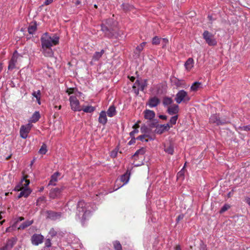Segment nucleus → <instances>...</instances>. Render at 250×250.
<instances>
[{
  "label": "nucleus",
  "mask_w": 250,
  "mask_h": 250,
  "mask_svg": "<svg viewBox=\"0 0 250 250\" xmlns=\"http://www.w3.org/2000/svg\"><path fill=\"white\" fill-rule=\"evenodd\" d=\"M47 152V147L45 144L42 145L39 150V153L41 154H45Z\"/></svg>",
  "instance_id": "nucleus-38"
},
{
  "label": "nucleus",
  "mask_w": 250,
  "mask_h": 250,
  "mask_svg": "<svg viewBox=\"0 0 250 250\" xmlns=\"http://www.w3.org/2000/svg\"><path fill=\"white\" fill-rule=\"evenodd\" d=\"M175 250H181L180 247L179 246H177L175 248Z\"/></svg>",
  "instance_id": "nucleus-59"
},
{
  "label": "nucleus",
  "mask_w": 250,
  "mask_h": 250,
  "mask_svg": "<svg viewBox=\"0 0 250 250\" xmlns=\"http://www.w3.org/2000/svg\"><path fill=\"white\" fill-rule=\"evenodd\" d=\"M47 217L52 220H55L59 218L60 217V214L56 213L53 211H47Z\"/></svg>",
  "instance_id": "nucleus-20"
},
{
  "label": "nucleus",
  "mask_w": 250,
  "mask_h": 250,
  "mask_svg": "<svg viewBox=\"0 0 250 250\" xmlns=\"http://www.w3.org/2000/svg\"><path fill=\"white\" fill-rule=\"evenodd\" d=\"M37 29V25L35 23H31L28 28V33L30 34H34Z\"/></svg>",
  "instance_id": "nucleus-28"
},
{
  "label": "nucleus",
  "mask_w": 250,
  "mask_h": 250,
  "mask_svg": "<svg viewBox=\"0 0 250 250\" xmlns=\"http://www.w3.org/2000/svg\"><path fill=\"white\" fill-rule=\"evenodd\" d=\"M134 80H135V78H134V77H132L130 78V80H131L132 82H133Z\"/></svg>",
  "instance_id": "nucleus-61"
},
{
  "label": "nucleus",
  "mask_w": 250,
  "mask_h": 250,
  "mask_svg": "<svg viewBox=\"0 0 250 250\" xmlns=\"http://www.w3.org/2000/svg\"><path fill=\"white\" fill-rule=\"evenodd\" d=\"M16 239L12 238L8 240L5 246L9 250H10L16 243Z\"/></svg>",
  "instance_id": "nucleus-23"
},
{
  "label": "nucleus",
  "mask_w": 250,
  "mask_h": 250,
  "mask_svg": "<svg viewBox=\"0 0 250 250\" xmlns=\"http://www.w3.org/2000/svg\"><path fill=\"white\" fill-rule=\"evenodd\" d=\"M194 62L192 58H189L186 62L185 63V67L186 69L189 71L194 66Z\"/></svg>",
  "instance_id": "nucleus-16"
},
{
  "label": "nucleus",
  "mask_w": 250,
  "mask_h": 250,
  "mask_svg": "<svg viewBox=\"0 0 250 250\" xmlns=\"http://www.w3.org/2000/svg\"><path fill=\"white\" fill-rule=\"evenodd\" d=\"M229 208H230L229 205L228 204H226L224 206H223V207L221 208V210H220V212L221 213H222L224 212L227 210Z\"/></svg>",
  "instance_id": "nucleus-41"
},
{
  "label": "nucleus",
  "mask_w": 250,
  "mask_h": 250,
  "mask_svg": "<svg viewBox=\"0 0 250 250\" xmlns=\"http://www.w3.org/2000/svg\"><path fill=\"white\" fill-rule=\"evenodd\" d=\"M179 110V106L176 104H173L167 107V112L170 115H174L178 113Z\"/></svg>",
  "instance_id": "nucleus-14"
},
{
  "label": "nucleus",
  "mask_w": 250,
  "mask_h": 250,
  "mask_svg": "<svg viewBox=\"0 0 250 250\" xmlns=\"http://www.w3.org/2000/svg\"><path fill=\"white\" fill-rule=\"evenodd\" d=\"M107 115L112 117L116 114V109L114 106H110L107 111Z\"/></svg>",
  "instance_id": "nucleus-29"
},
{
  "label": "nucleus",
  "mask_w": 250,
  "mask_h": 250,
  "mask_svg": "<svg viewBox=\"0 0 250 250\" xmlns=\"http://www.w3.org/2000/svg\"><path fill=\"white\" fill-rule=\"evenodd\" d=\"M165 151L166 152L169 154H172L174 151L173 146L170 144L169 146H167L166 145H164Z\"/></svg>",
  "instance_id": "nucleus-33"
},
{
  "label": "nucleus",
  "mask_w": 250,
  "mask_h": 250,
  "mask_svg": "<svg viewBox=\"0 0 250 250\" xmlns=\"http://www.w3.org/2000/svg\"><path fill=\"white\" fill-rule=\"evenodd\" d=\"M203 35L204 39L209 45L214 46L217 44V41L212 34L208 31H205Z\"/></svg>",
  "instance_id": "nucleus-6"
},
{
  "label": "nucleus",
  "mask_w": 250,
  "mask_h": 250,
  "mask_svg": "<svg viewBox=\"0 0 250 250\" xmlns=\"http://www.w3.org/2000/svg\"><path fill=\"white\" fill-rule=\"evenodd\" d=\"M139 123H140V122L138 121L137 123H136L133 125V128L134 130L130 133V135L132 138L134 137V135H135V134L138 133V132H139L138 128L139 127Z\"/></svg>",
  "instance_id": "nucleus-27"
},
{
  "label": "nucleus",
  "mask_w": 250,
  "mask_h": 250,
  "mask_svg": "<svg viewBox=\"0 0 250 250\" xmlns=\"http://www.w3.org/2000/svg\"><path fill=\"white\" fill-rule=\"evenodd\" d=\"M161 42H162V44L163 45V48H165L167 44L168 41L167 39L163 38L162 39Z\"/></svg>",
  "instance_id": "nucleus-43"
},
{
  "label": "nucleus",
  "mask_w": 250,
  "mask_h": 250,
  "mask_svg": "<svg viewBox=\"0 0 250 250\" xmlns=\"http://www.w3.org/2000/svg\"><path fill=\"white\" fill-rule=\"evenodd\" d=\"M240 129L242 130L248 131L250 130V125L243 126L240 127Z\"/></svg>",
  "instance_id": "nucleus-45"
},
{
  "label": "nucleus",
  "mask_w": 250,
  "mask_h": 250,
  "mask_svg": "<svg viewBox=\"0 0 250 250\" xmlns=\"http://www.w3.org/2000/svg\"><path fill=\"white\" fill-rule=\"evenodd\" d=\"M170 127H171V126H170L169 124L158 125L156 127L155 132L157 133L161 134L165 131L168 130Z\"/></svg>",
  "instance_id": "nucleus-10"
},
{
  "label": "nucleus",
  "mask_w": 250,
  "mask_h": 250,
  "mask_svg": "<svg viewBox=\"0 0 250 250\" xmlns=\"http://www.w3.org/2000/svg\"><path fill=\"white\" fill-rule=\"evenodd\" d=\"M146 137H147V136L146 135H141L137 137V139H139L142 142H148V140L146 139Z\"/></svg>",
  "instance_id": "nucleus-42"
},
{
  "label": "nucleus",
  "mask_w": 250,
  "mask_h": 250,
  "mask_svg": "<svg viewBox=\"0 0 250 250\" xmlns=\"http://www.w3.org/2000/svg\"><path fill=\"white\" fill-rule=\"evenodd\" d=\"M32 95L36 98L38 104H40V91L39 90H38V91H34L32 93Z\"/></svg>",
  "instance_id": "nucleus-37"
},
{
  "label": "nucleus",
  "mask_w": 250,
  "mask_h": 250,
  "mask_svg": "<svg viewBox=\"0 0 250 250\" xmlns=\"http://www.w3.org/2000/svg\"><path fill=\"white\" fill-rule=\"evenodd\" d=\"M60 176V173L59 172L55 173L51 178V180L49 182V185L53 186L56 185V183L58 181V177Z\"/></svg>",
  "instance_id": "nucleus-21"
},
{
  "label": "nucleus",
  "mask_w": 250,
  "mask_h": 250,
  "mask_svg": "<svg viewBox=\"0 0 250 250\" xmlns=\"http://www.w3.org/2000/svg\"><path fill=\"white\" fill-rule=\"evenodd\" d=\"M173 102L172 98L170 97H165L163 99V104L165 107L167 108L168 106L172 105Z\"/></svg>",
  "instance_id": "nucleus-25"
},
{
  "label": "nucleus",
  "mask_w": 250,
  "mask_h": 250,
  "mask_svg": "<svg viewBox=\"0 0 250 250\" xmlns=\"http://www.w3.org/2000/svg\"><path fill=\"white\" fill-rule=\"evenodd\" d=\"M159 103V99L157 98L153 97L149 100L148 105L150 107H153L156 106Z\"/></svg>",
  "instance_id": "nucleus-22"
},
{
  "label": "nucleus",
  "mask_w": 250,
  "mask_h": 250,
  "mask_svg": "<svg viewBox=\"0 0 250 250\" xmlns=\"http://www.w3.org/2000/svg\"><path fill=\"white\" fill-rule=\"evenodd\" d=\"M190 100L188 93L184 90H180L176 95L175 100L177 104L187 103Z\"/></svg>",
  "instance_id": "nucleus-5"
},
{
  "label": "nucleus",
  "mask_w": 250,
  "mask_h": 250,
  "mask_svg": "<svg viewBox=\"0 0 250 250\" xmlns=\"http://www.w3.org/2000/svg\"><path fill=\"white\" fill-rule=\"evenodd\" d=\"M42 47H52L59 43V38L55 34L50 35L48 33L43 34L41 39Z\"/></svg>",
  "instance_id": "nucleus-3"
},
{
  "label": "nucleus",
  "mask_w": 250,
  "mask_h": 250,
  "mask_svg": "<svg viewBox=\"0 0 250 250\" xmlns=\"http://www.w3.org/2000/svg\"><path fill=\"white\" fill-rule=\"evenodd\" d=\"M113 245L115 250H122V246L119 242L115 241L113 243Z\"/></svg>",
  "instance_id": "nucleus-40"
},
{
  "label": "nucleus",
  "mask_w": 250,
  "mask_h": 250,
  "mask_svg": "<svg viewBox=\"0 0 250 250\" xmlns=\"http://www.w3.org/2000/svg\"><path fill=\"white\" fill-rule=\"evenodd\" d=\"M133 142H135V138L133 137L130 141L129 142V145H131Z\"/></svg>",
  "instance_id": "nucleus-54"
},
{
  "label": "nucleus",
  "mask_w": 250,
  "mask_h": 250,
  "mask_svg": "<svg viewBox=\"0 0 250 250\" xmlns=\"http://www.w3.org/2000/svg\"><path fill=\"white\" fill-rule=\"evenodd\" d=\"M245 202L250 206V198H249V197L245 198Z\"/></svg>",
  "instance_id": "nucleus-48"
},
{
  "label": "nucleus",
  "mask_w": 250,
  "mask_h": 250,
  "mask_svg": "<svg viewBox=\"0 0 250 250\" xmlns=\"http://www.w3.org/2000/svg\"><path fill=\"white\" fill-rule=\"evenodd\" d=\"M95 109V107L91 105L86 106H82V110L85 113H91L93 112Z\"/></svg>",
  "instance_id": "nucleus-30"
},
{
  "label": "nucleus",
  "mask_w": 250,
  "mask_h": 250,
  "mask_svg": "<svg viewBox=\"0 0 250 250\" xmlns=\"http://www.w3.org/2000/svg\"><path fill=\"white\" fill-rule=\"evenodd\" d=\"M2 214H3V213L2 212H0V220L3 217L2 215ZM3 222H4V220L1 222H0V223H1L2 224Z\"/></svg>",
  "instance_id": "nucleus-55"
},
{
  "label": "nucleus",
  "mask_w": 250,
  "mask_h": 250,
  "mask_svg": "<svg viewBox=\"0 0 250 250\" xmlns=\"http://www.w3.org/2000/svg\"><path fill=\"white\" fill-rule=\"evenodd\" d=\"M33 223L32 220H28L26 221L25 222H24L23 224H22L21 225H20L18 229H24L25 228H27V227L30 226Z\"/></svg>",
  "instance_id": "nucleus-34"
},
{
  "label": "nucleus",
  "mask_w": 250,
  "mask_h": 250,
  "mask_svg": "<svg viewBox=\"0 0 250 250\" xmlns=\"http://www.w3.org/2000/svg\"><path fill=\"white\" fill-rule=\"evenodd\" d=\"M102 30L104 31V32H105V33L106 34V35H107V36L108 37H110V35H109L108 33H107V31H108V28L105 26H102Z\"/></svg>",
  "instance_id": "nucleus-44"
},
{
  "label": "nucleus",
  "mask_w": 250,
  "mask_h": 250,
  "mask_svg": "<svg viewBox=\"0 0 250 250\" xmlns=\"http://www.w3.org/2000/svg\"><path fill=\"white\" fill-rule=\"evenodd\" d=\"M117 151L116 150H114L111 152V156L112 157H115L117 156Z\"/></svg>",
  "instance_id": "nucleus-46"
},
{
  "label": "nucleus",
  "mask_w": 250,
  "mask_h": 250,
  "mask_svg": "<svg viewBox=\"0 0 250 250\" xmlns=\"http://www.w3.org/2000/svg\"><path fill=\"white\" fill-rule=\"evenodd\" d=\"M183 218V215H180L178 216L177 218V220L179 221L181 219H182Z\"/></svg>",
  "instance_id": "nucleus-57"
},
{
  "label": "nucleus",
  "mask_w": 250,
  "mask_h": 250,
  "mask_svg": "<svg viewBox=\"0 0 250 250\" xmlns=\"http://www.w3.org/2000/svg\"><path fill=\"white\" fill-rule=\"evenodd\" d=\"M43 237L40 234H34L31 238L32 243L34 245H38L42 242Z\"/></svg>",
  "instance_id": "nucleus-13"
},
{
  "label": "nucleus",
  "mask_w": 250,
  "mask_h": 250,
  "mask_svg": "<svg viewBox=\"0 0 250 250\" xmlns=\"http://www.w3.org/2000/svg\"><path fill=\"white\" fill-rule=\"evenodd\" d=\"M53 0H45V2H44V4L45 5H48V4H50L53 1Z\"/></svg>",
  "instance_id": "nucleus-50"
},
{
  "label": "nucleus",
  "mask_w": 250,
  "mask_h": 250,
  "mask_svg": "<svg viewBox=\"0 0 250 250\" xmlns=\"http://www.w3.org/2000/svg\"><path fill=\"white\" fill-rule=\"evenodd\" d=\"M99 122L103 125H105L106 123V114L104 111H102L100 112L99 117Z\"/></svg>",
  "instance_id": "nucleus-19"
},
{
  "label": "nucleus",
  "mask_w": 250,
  "mask_h": 250,
  "mask_svg": "<svg viewBox=\"0 0 250 250\" xmlns=\"http://www.w3.org/2000/svg\"><path fill=\"white\" fill-rule=\"evenodd\" d=\"M129 176L130 173H128V171L127 170L125 174L121 176L120 180H117L116 183L117 187L116 188L115 190L119 189L120 188L127 183L129 179Z\"/></svg>",
  "instance_id": "nucleus-9"
},
{
  "label": "nucleus",
  "mask_w": 250,
  "mask_h": 250,
  "mask_svg": "<svg viewBox=\"0 0 250 250\" xmlns=\"http://www.w3.org/2000/svg\"><path fill=\"white\" fill-rule=\"evenodd\" d=\"M144 117L146 119L151 120L155 115L154 112L152 110L146 109L144 112Z\"/></svg>",
  "instance_id": "nucleus-17"
},
{
  "label": "nucleus",
  "mask_w": 250,
  "mask_h": 250,
  "mask_svg": "<svg viewBox=\"0 0 250 250\" xmlns=\"http://www.w3.org/2000/svg\"><path fill=\"white\" fill-rule=\"evenodd\" d=\"M32 126L33 125L30 123L22 125L20 130V136L23 139L27 138Z\"/></svg>",
  "instance_id": "nucleus-8"
},
{
  "label": "nucleus",
  "mask_w": 250,
  "mask_h": 250,
  "mask_svg": "<svg viewBox=\"0 0 250 250\" xmlns=\"http://www.w3.org/2000/svg\"><path fill=\"white\" fill-rule=\"evenodd\" d=\"M178 116L177 115H174L172 116L169 121V125L170 126H171V127L172 126L176 124L177 120L178 119Z\"/></svg>",
  "instance_id": "nucleus-35"
},
{
  "label": "nucleus",
  "mask_w": 250,
  "mask_h": 250,
  "mask_svg": "<svg viewBox=\"0 0 250 250\" xmlns=\"http://www.w3.org/2000/svg\"><path fill=\"white\" fill-rule=\"evenodd\" d=\"M145 150L144 148H141L139 150H138L134 154V155L133 156V157H134V158L135 159H136V157L137 156H138L139 155H141V156H143V154L145 153Z\"/></svg>",
  "instance_id": "nucleus-36"
},
{
  "label": "nucleus",
  "mask_w": 250,
  "mask_h": 250,
  "mask_svg": "<svg viewBox=\"0 0 250 250\" xmlns=\"http://www.w3.org/2000/svg\"><path fill=\"white\" fill-rule=\"evenodd\" d=\"M26 178L27 176L24 177L21 180V182L15 187V190L21 191L18 195V198L21 197H27L31 192V190L28 187L30 181Z\"/></svg>",
  "instance_id": "nucleus-4"
},
{
  "label": "nucleus",
  "mask_w": 250,
  "mask_h": 250,
  "mask_svg": "<svg viewBox=\"0 0 250 250\" xmlns=\"http://www.w3.org/2000/svg\"><path fill=\"white\" fill-rule=\"evenodd\" d=\"M200 250H207V249L205 247H202L201 248Z\"/></svg>",
  "instance_id": "nucleus-63"
},
{
  "label": "nucleus",
  "mask_w": 250,
  "mask_h": 250,
  "mask_svg": "<svg viewBox=\"0 0 250 250\" xmlns=\"http://www.w3.org/2000/svg\"><path fill=\"white\" fill-rule=\"evenodd\" d=\"M80 3H81L80 1L78 0H77V1H76V3H75V4H76V5H79Z\"/></svg>",
  "instance_id": "nucleus-60"
},
{
  "label": "nucleus",
  "mask_w": 250,
  "mask_h": 250,
  "mask_svg": "<svg viewBox=\"0 0 250 250\" xmlns=\"http://www.w3.org/2000/svg\"><path fill=\"white\" fill-rule=\"evenodd\" d=\"M66 92L69 95V100L71 109L74 111H82V106L80 105L79 102L82 93L73 88L67 89Z\"/></svg>",
  "instance_id": "nucleus-2"
},
{
  "label": "nucleus",
  "mask_w": 250,
  "mask_h": 250,
  "mask_svg": "<svg viewBox=\"0 0 250 250\" xmlns=\"http://www.w3.org/2000/svg\"><path fill=\"white\" fill-rule=\"evenodd\" d=\"M40 118V114L39 111H36L32 116L29 120L30 123H36Z\"/></svg>",
  "instance_id": "nucleus-26"
},
{
  "label": "nucleus",
  "mask_w": 250,
  "mask_h": 250,
  "mask_svg": "<svg viewBox=\"0 0 250 250\" xmlns=\"http://www.w3.org/2000/svg\"><path fill=\"white\" fill-rule=\"evenodd\" d=\"M45 245H46V247H50L51 246V242L49 240H48V241H47L46 243H45Z\"/></svg>",
  "instance_id": "nucleus-53"
},
{
  "label": "nucleus",
  "mask_w": 250,
  "mask_h": 250,
  "mask_svg": "<svg viewBox=\"0 0 250 250\" xmlns=\"http://www.w3.org/2000/svg\"><path fill=\"white\" fill-rule=\"evenodd\" d=\"M42 53L46 57H50L53 55V52L51 47H42Z\"/></svg>",
  "instance_id": "nucleus-18"
},
{
  "label": "nucleus",
  "mask_w": 250,
  "mask_h": 250,
  "mask_svg": "<svg viewBox=\"0 0 250 250\" xmlns=\"http://www.w3.org/2000/svg\"><path fill=\"white\" fill-rule=\"evenodd\" d=\"M146 44V42H143L141 43L139 45L137 46L136 48L135 53L138 56L140 54V53L143 50L144 46Z\"/></svg>",
  "instance_id": "nucleus-31"
},
{
  "label": "nucleus",
  "mask_w": 250,
  "mask_h": 250,
  "mask_svg": "<svg viewBox=\"0 0 250 250\" xmlns=\"http://www.w3.org/2000/svg\"><path fill=\"white\" fill-rule=\"evenodd\" d=\"M209 121L212 123H215L217 125H223L227 123V121L221 120L217 115H213L211 116Z\"/></svg>",
  "instance_id": "nucleus-15"
},
{
  "label": "nucleus",
  "mask_w": 250,
  "mask_h": 250,
  "mask_svg": "<svg viewBox=\"0 0 250 250\" xmlns=\"http://www.w3.org/2000/svg\"><path fill=\"white\" fill-rule=\"evenodd\" d=\"M63 187L59 188H55L51 190L49 195L50 197L52 198H55L59 197L62 192V191L63 190Z\"/></svg>",
  "instance_id": "nucleus-12"
},
{
  "label": "nucleus",
  "mask_w": 250,
  "mask_h": 250,
  "mask_svg": "<svg viewBox=\"0 0 250 250\" xmlns=\"http://www.w3.org/2000/svg\"><path fill=\"white\" fill-rule=\"evenodd\" d=\"M2 69V65H1V64L0 63V72H1Z\"/></svg>",
  "instance_id": "nucleus-62"
},
{
  "label": "nucleus",
  "mask_w": 250,
  "mask_h": 250,
  "mask_svg": "<svg viewBox=\"0 0 250 250\" xmlns=\"http://www.w3.org/2000/svg\"><path fill=\"white\" fill-rule=\"evenodd\" d=\"M183 173H184L182 170H181L180 171H179L177 174L178 178H180V177H181L183 175Z\"/></svg>",
  "instance_id": "nucleus-51"
},
{
  "label": "nucleus",
  "mask_w": 250,
  "mask_h": 250,
  "mask_svg": "<svg viewBox=\"0 0 250 250\" xmlns=\"http://www.w3.org/2000/svg\"><path fill=\"white\" fill-rule=\"evenodd\" d=\"M0 250H9L5 246L0 249Z\"/></svg>",
  "instance_id": "nucleus-58"
},
{
  "label": "nucleus",
  "mask_w": 250,
  "mask_h": 250,
  "mask_svg": "<svg viewBox=\"0 0 250 250\" xmlns=\"http://www.w3.org/2000/svg\"><path fill=\"white\" fill-rule=\"evenodd\" d=\"M147 129V127L145 126H142L141 128V131L143 133H146V130Z\"/></svg>",
  "instance_id": "nucleus-47"
},
{
  "label": "nucleus",
  "mask_w": 250,
  "mask_h": 250,
  "mask_svg": "<svg viewBox=\"0 0 250 250\" xmlns=\"http://www.w3.org/2000/svg\"><path fill=\"white\" fill-rule=\"evenodd\" d=\"M104 50H102L100 52H96L93 56V60L94 61H98L102 57L104 53Z\"/></svg>",
  "instance_id": "nucleus-32"
},
{
  "label": "nucleus",
  "mask_w": 250,
  "mask_h": 250,
  "mask_svg": "<svg viewBox=\"0 0 250 250\" xmlns=\"http://www.w3.org/2000/svg\"><path fill=\"white\" fill-rule=\"evenodd\" d=\"M142 164H134L135 166L136 167H138V166H141Z\"/></svg>",
  "instance_id": "nucleus-64"
},
{
  "label": "nucleus",
  "mask_w": 250,
  "mask_h": 250,
  "mask_svg": "<svg viewBox=\"0 0 250 250\" xmlns=\"http://www.w3.org/2000/svg\"><path fill=\"white\" fill-rule=\"evenodd\" d=\"M123 6L126 10H130L132 8V7L131 6L128 5L127 4H124Z\"/></svg>",
  "instance_id": "nucleus-49"
},
{
  "label": "nucleus",
  "mask_w": 250,
  "mask_h": 250,
  "mask_svg": "<svg viewBox=\"0 0 250 250\" xmlns=\"http://www.w3.org/2000/svg\"><path fill=\"white\" fill-rule=\"evenodd\" d=\"M19 57V54L15 52L13 54L12 57L9 62V65H8V69H13L16 66V64L17 62L18 59Z\"/></svg>",
  "instance_id": "nucleus-11"
},
{
  "label": "nucleus",
  "mask_w": 250,
  "mask_h": 250,
  "mask_svg": "<svg viewBox=\"0 0 250 250\" xmlns=\"http://www.w3.org/2000/svg\"><path fill=\"white\" fill-rule=\"evenodd\" d=\"M95 209L91 204L81 201L78 203L77 215L81 219L82 222L83 223L84 221L89 219L92 212Z\"/></svg>",
  "instance_id": "nucleus-1"
},
{
  "label": "nucleus",
  "mask_w": 250,
  "mask_h": 250,
  "mask_svg": "<svg viewBox=\"0 0 250 250\" xmlns=\"http://www.w3.org/2000/svg\"><path fill=\"white\" fill-rule=\"evenodd\" d=\"M202 84L201 83L196 82L194 83L190 87V90L192 91H196L201 88Z\"/></svg>",
  "instance_id": "nucleus-24"
},
{
  "label": "nucleus",
  "mask_w": 250,
  "mask_h": 250,
  "mask_svg": "<svg viewBox=\"0 0 250 250\" xmlns=\"http://www.w3.org/2000/svg\"><path fill=\"white\" fill-rule=\"evenodd\" d=\"M146 86V81L145 80H137L133 86L134 92L138 95L139 91H143Z\"/></svg>",
  "instance_id": "nucleus-7"
},
{
  "label": "nucleus",
  "mask_w": 250,
  "mask_h": 250,
  "mask_svg": "<svg viewBox=\"0 0 250 250\" xmlns=\"http://www.w3.org/2000/svg\"><path fill=\"white\" fill-rule=\"evenodd\" d=\"M159 118L161 119L167 120V117L166 115H161L159 116Z\"/></svg>",
  "instance_id": "nucleus-52"
},
{
  "label": "nucleus",
  "mask_w": 250,
  "mask_h": 250,
  "mask_svg": "<svg viewBox=\"0 0 250 250\" xmlns=\"http://www.w3.org/2000/svg\"><path fill=\"white\" fill-rule=\"evenodd\" d=\"M23 219H24V218L22 217H19L17 219V222H18L19 221H21L23 220Z\"/></svg>",
  "instance_id": "nucleus-56"
},
{
  "label": "nucleus",
  "mask_w": 250,
  "mask_h": 250,
  "mask_svg": "<svg viewBox=\"0 0 250 250\" xmlns=\"http://www.w3.org/2000/svg\"><path fill=\"white\" fill-rule=\"evenodd\" d=\"M161 39L156 36L152 39V43L154 45H158L161 42Z\"/></svg>",
  "instance_id": "nucleus-39"
}]
</instances>
